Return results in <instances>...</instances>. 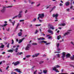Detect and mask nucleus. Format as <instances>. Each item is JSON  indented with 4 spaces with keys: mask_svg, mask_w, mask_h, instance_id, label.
I'll list each match as a JSON object with an SVG mask.
<instances>
[{
    "mask_svg": "<svg viewBox=\"0 0 74 74\" xmlns=\"http://www.w3.org/2000/svg\"><path fill=\"white\" fill-rule=\"evenodd\" d=\"M38 16H39L37 18V19L38 20L39 19V18H41V19H42V18H43V17L44 16V14H39L38 15Z\"/></svg>",
    "mask_w": 74,
    "mask_h": 74,
    "instance_id": "1",
    "label": "nucleus"
},
{
    "mask_svg": "<svg viewBox=\"0 0 74 74\" xmlns=\"http://www.w3.org/2000/svg\"><path fill=\"white\" fill-rule=\"evenodd\" d=\"M31 45L30 44H28L27 45V46L25 48V49L26 51H29L30 49V47Z\"/></svg>",
    "mask_w": 74,
    "mask_h": 74,
    "instance_id": "2",
    "label": "nucleus"
},
{
    "mask_svg": "<svg viewBox=\"0 0 74 74\" xmlns=\"http://www.w3.org/2000/svg\"><path fill=\"white\" fill-rule=\"evenodd\" d=\"M3 9L1 10V12L2 13H4V12L5 11V8H6V7L3 6Z\"/></svg>",
    "mask_w": 74,
    "mask_h": 74,
    "instance_id": "3",
    "label": "nucleus"
},
{
    "mask_svg": "<svg viewBox=\"0 0 74 74\" xmlns=\"http://www.w3.org/2000/svg\"><path fill=\"white\" fill-rule=\"evenodd\" d=\"M58 14H53V18L55 17L56 19H58Z\"/></svg>",
    "mask_w": 74,
    "mask_h": 74,
    "instance_id": "4",
    "label": "nucleus"
},
{
    "mask_svg": "<svg viewBox=\"0 0 74 74\" xmlns=\"http://www.w3.org/2000/svg\"><path fill=\"white\" fill-rule=\"evenodd\" d=\"M62 55V56H61V58L63 60H64V57H65V56H66V54H65V52H63Z\"/></svg>",
    "mask_w": 74,
    "mask_h": 74,
    "instance_id": "5",
    "label": "nucleus"
},
{
    "mask_svg": "<svg viewBox=\"0 0 74 74\" xmlns=\"http://www.w3.org/2000/svg\"><path fill=\"white\" fill-rule=\"evenodd\" d=\"M9 21H10V22L12 24V26H14V25H15V21H12V20L11 19H10L9 20Z\"/></svg>",
    "mask_w": 74,
    "mask_h": 74,
    "instance_id": "6",
    "label": "nucleus"
},
{
    "mask_svg": "<svg viewBox=\"0 0 74 74\" xmlns=\"http://www.w3.org/2000/svg\"><path fill=\"white\" fill-rule=\"evenodd\" d=\"M48 27L49 29H51L52 30H54L55 29V28H54V27H53L52 25H51L50 24L49 25Z\"/></svg>",
    "mask_w": 74,
    "mask_h": 74,
    "instance_id": "7",
    "label": "nucleus"
},
{
    "mask_svg": "<svg viewBox=\"0 0 74 74\" xmlns=\"http://www.w3.org/2000/svg\"><path fill=\"white\" fill-rule=\"evenodd\" d=\"M19 63L20 62L19 61H17L15 62V63L13 62L12 63V64H14V66H17L18 64H19Z\"/></svg>",
    "mask_w": 74,
    "mask_h": 74,
    "instance_id": "8",
    "label": "nucleus"
},
{
    "mask_svg": "<svg viewBox=\"0 0 74 74\" xmlns=\"http://www.w3.org/2000/svg\"><path fill=\"white\" fill-rule=\"evenodd\" d=\"M40 55V53H38L37 54H35L32 56V58H35V57H37L38 55Z\"/></svg>",
    "mask_w": 74,
    "mask_h": 74,
    "instance_id": "9",
    "label": "nucleus"
},
{
    "mask_svg": "<svg viewBox=\"0 0 74 74\" xmlns=\"http://www.w3.org/2000/svg\"><path fill=\"white\" fill-rule=\"evenodd\" d=\"M70 31H71V30H68L67 32L66 33H65L64 35V36H66V35H67L68 34H69L70 33Z\"/></svg>",
    "mask_w": 74,
    "mask_h": 74,
    "instance_id": "10",
    "label": "nucleus"
},
{
    "mask_svg": "<svg viewBox=\"0 0 74 74\" xmlns=\"http://www.w3.org/2000/svg\"><path fill=\"white\" fill-rule=\"evenodd\" d=\"M14 70L15 71H16L17 72L20 73H22V72L21 71V70L18 68L14 69Z\"/></svg>",
    "mask_w": 74,
    "mask_h": 74,
    "instance_id": "11",
    "label": "nucleus"
},
{
    "mask_svg": "<svg viewBox=\"0 0 74 74\" xmlns=\"http://www.w3.org/2000/svg\"><path fill=\"white\" fill-rule=\"evenodd\" d=\"M53 70H54L56 72H58L59 73V71H58V69H56V67H54L53 68H52Z\"/></svg>",
    "mask_w": 74,
    "mask_h": 74,
    "instance_id": "12",
    "label": "nucleus"
},
{
    "mask_svg": "<svg viewBox=\"0 0 74 74\" xmlns=\"http://www.w3.org/2000/svg\"><path fill=\"white\" fill-rule=\"evenodd\" d=\"M66 6H69L70 5V2L68 1L66 2L65 3Z\"/></svg>",
    "mask_w": 74,
    "mask_h": 74,
    "instance_id": "13",
    "label": "nucleus"
},
{
    "mask_svg": "<svg viewBox=\"0 0 74 74\" xmlns=\"http://www.w3.org/2000/svg\"><path fill=\"white\" fill-rule=\"evenodd\" d=\"M22 54H23V52H21L20 53L18 52L16 54V55H22Z\"/></svg>",
    "mask_w": 74,
    "mask_h": 74,
    "instance_id": "14",
    "label": "nucleus"
},
{
    "mask_svg": "<svg viewBox=\"0 0 74 74\" xmlns=\"http://www.w3.org/2000/svg\"><path fill=\"white\" fill-rule=\"evenodd\" d=\"M48 32L49 33H51V34H53V32H52V31L51 30L49 29L48 30Z\"/></svg>",
    "mask_w": 74,
    "mask_h": 74,
    "instance_id": "15",
    "label": "nucleus"
},
{
    "mask_svg": "<svg viewBox=\"0 0 74 74\" xmlns=\"http://www.w3.org/2000/svg\"><path fill=\"white\" fill-rule=\"evenodd\" d=\"M24 39H25V38H23L22 40H19V41L18 42V44H20V43H21V42H22V41H23V40H24Z\"/></svg>",
    "mask_w": 74,
    "mask_h": 74,
    "instance_id": "16",
    "label": "nucleus"
},
{
    "mask_svg": "<svg viewBox=\"0 0 74 74\" xmlns=\"http://www.w3.org/2000/svg\"><path fill=\"white\" fill-rule=\"evenodd\" d=\"M7 25H8V24H4V25H1L0 26H1V27H5V26H7Z\"/></svg>",
    "mask_w": 74,
    "mask_h": 74,
    "instance_id": "17",
    "label": "nucleus"
},
{
    "mask_svg": "<svg viewBox=\"0 0 74 74\" xmlns=\"http://www.w3.org/2000/svg\"><path fill=\"white\" fill-rule=\"evenodd\" d=\"M60 56L59 54H58L56 55V58H60Z\"/></svg>",
    "mask_w": 74,
    "mask_h": 74,
    "instance_id": "18",
    "label": "nucleus"
},
{
    "mask_svg": "<svg viewBox=\"0 0 74 74\" xmlns=\"http://www.w3.org/2000/svg\"><path fill=\"white\" fill-rule=\"evenodd\" d=\"M38 40H45V38H44L43 37H40L39 38H38Z\"/></svg>",
    "mask_w": 74,
    "mask_h": 74,
    "instance_id": "19",
    "label": "nucleus"
},
{
    "mask_svg": "<svg viewBox=\"0 0 74 74\" xmlns=\"http://www.w3.org/2000/svg\"><path fill=\"white\" fill-rule=\"evenodd\" d=\"M42 42H44V43H45V44H46V43L47 42L45 41H41V42H39V44H41V43H42Z\"/></svg>",
    "mask_w": 74,
    "mask_h": 74,
    "instance_id": "20",
    "label": "nucleus"
},
{
    "mask_svg": "<svg viewBox=\"0 0 74 74\" xmlns=\"http://www.w3.org/2000/svg\"><path fill=\"white\" fill-rule=\"evenodd\" d=\"M56 8V6H54V7H53L51 11L50 12H51L53 10H54V9H55Z\"/></svg>",
    "mask_w": 74,
    "mask_h": 74,
    "instance_id": "21",
    "label": "nucleus"
},
{
    "mask_svg": "<svg viewBox=\"0 0 74 74\" xmlns=\"http://www.w3.org/2000/svg\"><path fill=\"white\" fill-rule=\"evenodd\" d=\"M60 26H64L66 25L65 23H62V24H60Z\"/></svg>",
    "mask_w": 74,
    "mask_h": 74,
    "instance_id": "22",
    "label": "nucleus"
},
{
    "mask_svg": "<svg viewBox=\"0 0 74 74\" xmlns=\"http://www.w3.org/2000/svg\"><path fill=\"white\" fill-rule=\"evenodd\" d=\"M22 34V33L21 32H20L18 33V36H21Z\"/></svg>",
    "mask_w": 74,
    "mask_h": 74,
    "instance_id": "23",
    "label": "nucleus"
},
{
    "mask_svg": "<svg viewBox=\"0 0 74 74\" xmlns=\"http://www.w3.org/2000/svg\"><path fill=\"white\" fill-rule=\"evenodd\" d=\"M8 52H13V50L10 49L8 51Z\"/></svg>",
    "mask_w": 74,
    "mask_h": 74,
    "instance_id": "24",
    "label": "nucleus"
},
{
    "mask_svg": "<svg viewBox=\"0 0 74 74\" xmlns=\"http://www.w3.org/2000/svg\"><path fill=\"white\" fill-rule=\"evenodd\" d=\"M70 59H71L72 60H74V55H73V57L71 56L70 57Z\"/></svg>",
    "mask_w": 74,
    "mask_h": 74,
    "instance_id": "25",
    "label": "nucleus"
},
{
    "mask_svg": "<svg viewBox=\"0 0 74 74\" xmlns=\"http://www.w3.org/2000/svg\"><path fill=\"white\" fill-rule=\"evenodd\" d=\"M66 56L67 58H69V57H70V54L69 53L68 54L66 55Z\"/></svg>",
    "mask_w": 74,
    "mask_h": 74,
    "instance_id": "26",
    "label": "nucleus"
},
{
    "mask_svg": "<svg viewBox=\"0 0 74 74\" xmlns=\"http://www.w3.org/2000/svg\"><path fill=\"white\" fill-rule=\"evenodd\" d=\"M4 47V45H2L0 46V48H3Z\"/></svg>",
    "mask_w": 74,
    "mask_h": 74,
    "instance_id": "27",
    "label": "nucleus"
},
{
    "mask_svg": "<svg viewBox=\"0 0 74 74\" xmlns=\"http://www.w3.org/2000/svg\"><path fill=\"white\" fill-rule=\"evenodd\" d=\"M19 25H20L19 23H18L17 25V26L16 27V29H18V26H19Z\"/></svg>",
    "mask_w": 74,
    "mask_h": 74,
    "instance_id": "28",
    "label": "nucleus"
},
{
    "mask_svg": "<svg viewBox=\"0 0 74 74\" xmlns=\"http://www.w3.org/2000/svg\"><path fill=\"white\" fill-rule=\"evenodd\" d=\"M18 16V18H21V17H22V15L20 13H19Z\"/></svg>",
    "mask_w": 74,
    "mask_h": 74,
    "instance_id": "29",
    "label": "nucleus"
},
{
    "mask_svg": "<svg viewBox=\"0 0 74 74\" xmlns=\"http://www.w3.org/2000/svg\"><path fill=\"white\" fill-rule=\"evenodd\" d=\"M17 17H18V16H14V17H13L12 18V19H14L15 18H17Z\"/></svg>",
    "mask_w": 74,
    "mask_h": 74,
    "instance_id": "30",
    "label": "nucleus"
},
{
    "mask_svg": "<svg viewBox=\"0 0 74 74\" xmlns=\"http://www.w3.org/2000/svg\"><path fill=\"white\" fill-rule=\"evenodd\" d=\"M43 72L45 74H46V73H47V70H43Z\"/></svg>",
    "mask_w": 74,
    "mask_h": 74,
    "instance_id": "31",
    "label": "nucleus"
},
{
    "mask_svg": "<svg viewBox=\"0 0 74 74\" xmlns=\"http://www.w3.org/2000/svg\"><path fill=\"white\" fill-rule=\"evenodd\" d=\"M38 32V30L37 29H36L35 31V34H37V33Z\"/></svg>",
    "mask_w": 74,
    "mask_h": 74,
    "instance_id": "32",
    "label": "nucleus"
},
{
    "mask_svg": "<svg viewBox=\"0 0 74 74\" xmlns=\"http://www.w3.org/2000/svg\"><path fill=\"white\" fill-rule=\"evenodd\" d=\"M35 26L37 27H38V26H41V24H36L35 25Z\"/></svg>",
    "mask_w": 74,
    "mask_h": 74,
    "instance_id": "33",
    "label": "nucleus"
},
{
    "mask_svg": "<svg viewBox=\"0 0 74 74\" xmlns=\"http://www.w3.org/2000/svg\"><path fill=\"white\" fill-rule=\"evenodd\" d=\"M32 45H37V44L36 43H32Z\"/></svg>",
    "mask_w": 74,
    "mask_h": 74,
    "instance_id": "34",
    "label": "nucleus"
},
{
    "mask_svg": "<svg viewBox=\"0 0 74 74\" xmlns=\"http://www.w3.org/2000/svg\"><path fill=\"white\" fill-rule=\"evenodd\" d=\"M44 63V61H40L39 62V64H42V63Z\"/></svg>",
    "mask_w": 74,
    "mask_h": 74,
    "instance_id": "35",
    "label": "nucleus"
},
{
    "mask_svg": "<svg viewBox=\"0 0 74 74\" xmlns=\"http://www.w3.org/2000/svg\"><path fill=\"white\" fill-rule=\"evenodd\" d=\"M30 55H28L26 56V58H30Z\"/></svg>",
    "mask_w": 74,
    "mask_h": 74,
    "instance_id": "36",
    "label": "nucleus"
},
{
    "mask_svg": "<svg viewBox=\"0 0 74 74\" xmlns=\"http://www.w3.org/2000/svg\"><path fill=\"white\" fill-rule=\"evenodd\" d=\"M36 19H37L36 18H34V19H33L32 20L33 22H35V21H36Z\"/></svg>",
    "mask_w": 74,
    "mask_h": 74,
    "instance_id": "37",
    "label": "nucleus"
},
{
    "mask_svg": "<svg viewBox=\"0 0 74 74\" xmlns=\"http://www.w3.org/2000/svg\"><path fill=\"white\" fill-rule=\"evenodd\" d=\"M12 7V5L8 6V7H6V8H11Z\"/></svg>",
    "mask_w": 74,
    "mask_h": 74,
    "instance_id": "38",
    "label": "nucleus"
},
{
    "mask_svg": "<svg viewBox=\"0 0 74 74\" xmlns=\"http://www.w3.org/2000/svg\"><path fill=\"white\" fill-rule=\"evenodd\" d=\"M40 5H41V4H40V3H39L38 4H37L36 6L37 7H39V6H40Z\"/></svg>",
    "mask_w": 74,
    "mask_h": 74,
    "instance_id": "39",
    "label": "nucleus"
},
{
    "mask_svg": "<svg viewBox=\"0 0 74 74\" xmlns=\"http://www.w3.org/2000/svg\"><path fill=\"white\" fill-rule=\"evenodd\" d=\"M10 43H8V45L6 46L7 47V48H9L10 47L9 46L10 45Z\"/></svg>",
    "mask_w": 74,
    "mask_h": 74,
    "instance_id": "40",
    "label": "nucleus"
},
{
    "mask_svg": "<svg viewBox=\"0 0 74 74\" xmlns=\"http://www.w3.org/2000/svg\"><path fill=\"white\" fill-rule=\"evenodd\" d=\"M66 10L68 12H70V9H66Z\"/></svg>",
    "mask_w": 74,
    "mask_h": 74,
    "instance_id": "41",
    "label": "nucleus"
},
{
    "mask_svg": "<svg viewBox=\"0 0 74 74\" xmlns=\"http://www.w3.org/2000/svg\"><path fill=\"white\" fill-rule=\"evenodd\" d=\"M59 43H57V48H59Z\"/></svg>",
    "mask_w": 74,
    "mask_h": 74,
    "instance_id": "42",
    "label": "nucleus"
},
{
    "mask_svg": "<svg viewBox=\"0 0 74 74\" xmlns=\"http://www.w3.org/2000/svg\"><path fill=\"white\" fill-rule=\"evenodd\" d=\"M12 44H14V40L12 39Z\"/></svg>",
    "mask_w": 74,
    "mask_h": 74,
    "instance_id": "43",
    "label": "nucleus"
},
{
    "mask_svg": "<svg viewBox=\"0 0 74 74\" xmlns=\"http://www.w3.org/2000/svg\"><path fill=\"white\" fill-rule=\"evenodd\" d=\"M57 38L58 40H59V39H60V36H57Z\"/></svg>",
    "mask_w": 74,
    "mask_h": 74,
    "instance_id": "44",
    "label": "nucleus"
},
{
    "mask_svg": "<svg viewBox=\"0 0 74 74\" xmlns=\"http://www.w3.org/2000/svg\"><path fill=\"white\" fill-rule=\"evenodd\" d=\"M56 66V68H58L60 67V66H59L58 65H57Z\"/></svg>",
    "mask_w": 74,
    "mask_h": 74,
    "instance_id": "45",
    "label": "nucleus"
},
{
    "mask_svg": "<svg viewBox=\"0 0 74 74\" xmlns=\"http://www.w3.org/2000/svg\"><path fill=\"white\" fill-rule=\"evenodd\" d=\"M31 3V4L33 5V4H34L35 3V2H31V3Z\"/></svg>",
    "mask_w": 74,
    "mask_h": 74,
    "instance_id": "46",
    "label": "nucleus"
},
{
    "mask_svg": "<svg viewBox=\"0 0 74 74\" xmlns=\"http://www.w3.org/2000/svg\"><path fill=\"white\" fill-rule=\"evenodd\" d=\"M27 12V10H25V14H26Z\"/></svg>",
    "mask_w": 74,
    "mask_h": 74,
    "instance_id": "47",
    "label": "nucleus"
},
{
    "mask_svg": "<svg viewBox=\"0 0 74 74\" xmlns=\"http://www.w3.org/2000/svg\"><path fill=\"white\" fill-rule=\"evenodd\" d=\"M9 66H8L6 68V70H8V68H9Z\"/></svg>",
    "mask_w": 74,
    "mask_h": 74,
    "instance_id": "48",
    "label": "nucleus"
},
{
    "mask_svg": "<svg viewBox=\"0 0 74 74\" xmlns=\"http://www.w3.org/2000/svg\"><path fill=\"white\" fill-rule=\"evenodd\" d=\"M23 21H24V20H20V22H23Z\"/></svg>",
    "mask_w": 74,
    "mask_h": 74,
    "instance_id": "49",
    "label": "nucleus"
},
{
    "mask_svg": "<svg viewBox=\"0 0 74 74\" xmlns=\"http://www.w3.org/2000/svg\"><path fill=\"white\" fill-rule=\"evenodd\" d=\"M39 21L40 22H42V20H41L40 19H39Z\"/></svg>",
    "mask_w": 74,
    "mask_h": 74,
    "instance_id": "50",
    "label": "nucleus"
},
{
    "mask_svg": "<svg viewBox=\"0 0 74 74\" xmlns=\"http://www.w3.org/2000/svg\"><path fill=\"white\" fill-rule=\"evenodd\" d=\"M52 38V37L51 36H49L48 38V39H51Z\"/></svg>",
    "mask_w": 74,
    "mask_h": 74,
    "instance_id": "51",
    "label": "nucleus"
},
{
    "mask_svg": "<svg viewBox=\"0 0 74 74\" xmlns=\"http://www.w3.org/2000/svg\"><path fill=\"white\" fill-rule=\"evenodd\" d=\"M63 4H62V3H60V4H59V5L60 6H62V5H63Z\"/></svg>",
    "mask_w": 74,
    "mask_h": 74,
    "instance_id": "52",
    "label": "nucleus"
},
{
    "mask_svg": "<svg viewBox=\"0 0 74 74\" xmlns=\"http://www.w3.org/2000/svg\"><path fill=\"white\" fill-rule=\"evenodd\" d=\"M22 11H21L19 12V14H21V13H22Z\"/></svg>",
    "mask_w": 74,
    "mask_h": 74,
    "instance_id": "53",
    "label": "nucleus"
},
{
    "mask_svg": "<svg viewBox=\"0 0 74 74\" xmlns=\"http://www.w3.org/2000/svg\"><path fill=\"white\" fill-rule=\"evenodd\" d=\"M71 44H72V45H74V43H73V42H71Z\"/></svg>",
    "mask_w": 74,
    "mask_h": 74,
    "instance_id": "54",
    "label": "nucleus"
},
{
    "mask_svg": "<svg viewBox=\"0 0 74 74\" xmlns=\"http://www.w3.org/2000/svg\"><path fill=\"white\" fill-rule=\"evenodd\" d=\"M1 62H2V63H5V61L3 60L1 61Z\"/></svg>",
    "mask_w": 74,
    "mask_h": 74,
    "instance_id": "55",
    "label": "nucleus"
},
{
    "mask_svg": "<svg viewBox=\"0 0 74 74\" xmlns=\"http://www.w3.org/2000/svg\"><path fill=\"white\" fill-rule=\"evenodd\" d=\"M50 44L49 43H46V45H48V44Z\"/></svg>",
    "mask_w": 74,
    "mask_h": 74,
    "instance_id": "56",
    "label": "nucleus"
},
{
    "mask_svg": "<svg viewBox=\"0 0 74 74\" xmlns=\"http://www.w3.org/2000/svg\"><path fill=\"white\" fill-rule=\"evenodd\" d=\"M69 65L71 67H73V65H72L71 64H70Z\"/></svg>",
    "mask_w": 74,
    "mask_h": 74,
    "instance_id": "57",
    "label": "nucleus"
},
{
    "mask_svg": "<svg viewBox=\"0 0 74 74\" xmlns=\"http://www.w3.org/2000/svg\"><path fill=\"white\" fill-rule=\"evenodd\" d=\"M60 51H59V52H55V53H60Z\"/></svg>",
    "mask_w": 74,
    "mask_h": 74,
    "instance_id": "58",
    "label": "nucleus"
},
{
    "mask_svg": "<svg viewBox=\"0 0 74 74\" xmlns=\"http://www.w3.org/2000/svg\"><path fill=\"white\" fill-rule=\"evenodd\" d=\"M46 56V55L45 54H44L43 56V57H45Z\"/></svg>",
    "mask_w": 74,
    "mask_h": 74,
    "instance_id": "59",
    "label": "nucleus"
},
{
    "mask_svg": "<svg viewBox=\"0 0 74 74\" xmlns=\"http://www.w3.org/2000/svg\"><path fill=\"white\" fill-rule=\"evenodd\" d=\"M32 24H30L29 25L30 27H32Z\"/></svg>",
    "mask_w": 74,
    "mask_h": 74,
    "instance_id": "60",
    "label": "nucleus"
},
{
    "mask_svg": "<svg viewBox=\"0 0 74 74\" xmlns=\"http://www.w3.org/2000/svg\"><path fill=\"white\" fill-rule=\"evenodd\" d=\"M5 52H3V53H2V54H5Z\"/></svg>",
    "mask_w": 74,
    "mask_h": 74,
    "instance_id": "61",
    "label": "nucleus"
},
{
    "mask_svg": "<svg viewBox=\"0 0 74 74\" xmlns=\"http://www.w3.org/2000/svg\"><path fill=\"white\" fill-rule=\"evenodd\" d=\"M58 74H68V73H59Z\"/></svg>",
    "mask_w": 74,
    "mask_h": 74,
    "instance_id": "62",
    "label": "nucleus"
},
{
    "mask_svg": "<svg viewBox=\"0 0 74 74\" xmlns=\"http://www.w3.org/2000/svg\"><path fill=\"white\" fill-rule=\"evenodd\" d=\"M72 8H73V6H72L70 8L71 9H72Z\"/></svg>",
    "mask_w": 74,
    "mask_h": 74,
    "instance_id": "63",
    "label": "nucleus"
},
{
    "mask_svg": "<svg viewBox=\"0 0 74 74\" xmlns=\"http://www.w3.org/2000/svg\"><path fill=\"white\" fill-rule=\"evenodd\" d=\"M4 23H7V21H4Z\"/></svg>",
    "mask_w": 74,
    "mask_h": 74,
    "instance_id": "64",
    "label": "nucleus"
}]
</instances>
